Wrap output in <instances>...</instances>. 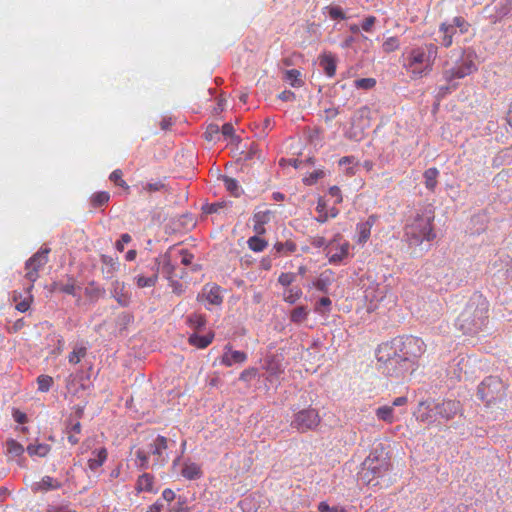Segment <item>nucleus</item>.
Returning <instances> with one entry per match:
<instances>
[{"label":"nucleus","mask_w":512,"mask_h":512,"mask_svg":"<svg viewBox=\"0 0 512 512\" xmlns=\"http://www.w3.org/2000/svg\"><path fill=\"white\" fill-rule=\"evenodd\" d=\"M123 173L120 169H115L109 176V179L117 186L129 190V185L122 178Z\"/></svg>","instance_id":"obj_42"},{"label":"nucleus","mask_w":512,"mask_h":512,"mask_svg":"<svg viewBox=\"0 0 512 512\" xmlns=\"http://www.w3.org/2000/svg\"><path fill=\"white\" fill-rule=\"evenodd\" d=\"M247 360V354L243 351L232 350L228 344L224 347V353L221 357V364L226 367H231L234 364H242Z\"/></svg>","instance_id":"obj_13"},{"label":"nucleus","mask_w":512,"mask_h":512,"mask_svg":"<svg viewBox=\"0 0 512 512\" xmlns=\"http://www.w3.org/2000/svg\"><path fill=\"white\" fill-rule=\"evenodd\" d=\"M507 389L508 385L499 376L490 375L478 384L476 396L493 412L494 409H502L507 399Z\"/></svg>","instance_id":"obj_4"},{"label":"nucleus","mask_w":512,"mask_h":512,"mask_svg":"<svg viewBox=\"0 0 512 512\" xmlns=\"http://www.w3.org/2000/svg\"><path fill=\"white\" fill-rule=\"evenodd\" d=\"M181 474L189 480L199 479L202 476L201 467L196 463H184Z\"/></svg>","instance_id":"obj_26"},{"label":"nucleus","mask_w":512,"mask_h":512,"mask_svg":"<svg viewBox=\"0 0 512 512\" xmlns=\"http://www.w3.org/2000/svg\"><path fill=\"white\" fill-rule=\"evenodd\" d=\"M258 375V369L255 367H249L243 370L239 375V380L242 382H250Z\"/></svg>","instance_id":"obj_45"},{"label":"nucleus","mask_w":512,"mask_h":512,"mask_svg":"<svg viewBox=\"0 0 512 512\" xmlns=\"http://www.w3.org/2000/svg\"><path fill=\"white\" fill-rule=\"evenodd\" d=\"M136 457L139 461V466L141 468H145L147 466V462H148L147 454L143 450L139 449L136 451Z\"/></svg>","instance_id":"obj_61"},{"label":"nucleus","mask_w":512,"mask_h":512,"mask_svg":"<svg viewBox=\"0 0 512 512\" xmlns=\"http://www.w3.org/2000/svg\"><path fill=\"white\" fill-rule=\"evenodd\" d=\"M302 296V291L300 288H289L284 291L283 299L285 302L289 304H294L297 300H299Z\"/></svg>","instance_id":"obj_37"},{"label":"nucleus","mask_w":512,"mask_h":512,"mask_svg":"<svg viewBox=\"0 0 512 512\" xmlns=\"http://www.w3.org/2000/svg\"><path fill=\"white\" fill-rule=\"evenodd\" d=\"M334 241L330 243V249L328 251V258L329 262L331 264H338L340 263L344 258L348 256L350 244L349 242L345 241L341 244H339L335 249L333 248Z\"/></svg>","instance_id":"obj_16"},{"label":"nucleus","mask_w":512,"mask_h":512,"mask_svg":"<svg viewBox=\"0 0 512 512\" xmlns=\"http://www.w3.org/2000/svg\"><path fill=\"white\" fill-rule=\"evenodd\" d=\"M407 401V398L404 396L398 397L393 401L391 405H383L378 407L376 410L377 416H389L395 413V407L406 405Z\"/></svg>","instance_id":"obj_25"},{"label":"nucleus","mask_w":512,"mask_h":512,"mask_svg":"<svg viewBox=\"0 0 512 512\" xmlns=\"http://www.w3.org/2000/svg\"><path fill=\"white\" fill-rule=\"evenodd\" d=\"M296 279V275L291 272L281 273L278 282L284 287L290 286Z\"/></svg>","instance_id":"obj_48"},{"label":"nucleus","mask_w":512,"mask_h":512,"mask_svg":"<svg viewBox=\"0 0 512 512\" xmlns=\"http://www.w3.org/2000/svg\"><path fill=\"white\" fill-rule=\"evenodd\" d=\"M489 302L481 294H473L456 320V327L464 335L477 336L489 325Z\"/></svg>","instance_id":"obj_2"},{"label":"nucleus","mask_w":512,"mask_h":512,"mask_svg":"<svg viewBox=\"0 0 512 512\" xmlns=\"http://www.w3.org/2000/svg\"><path fill=\"white\" fill-rule=\"evenodd\" d=\"M49 253V248H43L27 260L25 265V278L30 281V285L27 288V292H31L34 282L39 277V270L42 269L47 264Z\"/></svg>","instance_id":"obj_10"},{"label":"nucleus","mask_w":512,"mask_h":512,"mask_svg":"<svg viewBox=\"0 0 512 512\" xmlns=\"http://www.w3.org/2000/svg\"><path fill=\"white\" fill-rule=\"evenodd\" d=\"M153 488V476L148 474V473H144L142 474L141 476H139L138 480H137V484H136V489L141 492V491H151Z\"/></svg>","instance_id":"obj_31"},{"label":"nucleus","mask_w":512,"mask_h":512,"mask_svg":"<svg viewBox=\"0 0 512 512\" xmlns=\"http://www.w3.org/2000/svg\"><path fill=\"white\" fill-rule=\"evenodd\" d=\"M469 28L470 24L461 16L454 17L451 23H441L438 30L440 44L445 48L450 47L453 44V37L457 33V29L461 34H465Z\"/></svg>","instance_id":"obj_8"},{"label":"nucleus","mask_w":512,"mask_h":512,"mask_svg":"<svg viewBox=\"0 0 512 512\" xmlns=\"http://www.w3.org/2000/svg\"><path fill=\"white\" fill-rule=\"evenodd\" d=\"M132 240L128 233H124L120 236V239L115 243V247L119 252L124 251L125 244L130 243Z\"/></svg>","instance_id":"obj_56"},{"label":"nucleus","mask_w":512,"mask_h":512,"mask_svg":"<svg viewBox=\"0 0 512 512\" xmlns=\"http://www.w3.org/2000/svg\"><path fill=\"white\" fill-rule=\"evenodd\" d=\"M314 286L316 287V289H318L320 291H326L327 286H328V281L323 278H319L315 281Z\"/></svg>","instance_id":"obj_64"},{"label":"nucleus","mask_w":512,"mask_h":512,"mask_svg":"<svg viewBox=\"0 0 512 512\" xmlns=\"http://www.w3.org/2000/svg\"><path fill=\"white\" fill-rule=\"evenodd\" d=\"M320 66L328 77H334L336 73V58L331 53H325L319 58Z\"/></svg>","instance_id":"obj_19"},{"label":"nucleus","mask_w":512,"mask_h":512,"mask_svg":"<svg viewBox=\"0 0 512 512\" xmlns=\"http://www.w3.org/2000/svg\"><path fill=\"white\" fill-rule=\"evenodd\" d=\"M278 97L282 101H295L296 99L295 93L290 90H285L281 92Z\"/></svg>","instance_id":"obj_63"},{"label":"nucleus","mask_w":512,"mask_h":512,"mask_svg":"<svg viewBox=\"0 0 512 512\" xmlns=\"http://www.w3.org/2000/svg\"><path fill=\"white\" fill-rule=\"evenodd\" d=\"M116 287H115V298L117 300V302L121 305V306H127L129 304V297L128 295L126 294H121V295H118V292H117V288L119 286H121V289H124V283H119V282H116Z\"/></svg>","instance_id":"obj_52"},{"label":"nucleus","mask_w":512,"mask_h":512,"mask_svg":"<svg viewBox=\"0 0 512 512\" xmlns=\"http://www.w3.org/2000/svg\"><path fill=\"white\" fill-rule=\"evenodd\" d=\"M354 85L358 89L369 90L376 85V80L374 78H361L355 80Z\"/></svg>","instance_id":"obj_46"},{"label":"nucleus","mask_w":512,"mask_h":512,"mask_svg":"<svg viewBox=\"0 0 512 512\" xmlns=\"http://www.w3.org/2000/svg\"><path fill=\"white\" fill-rule=\"evenodd\" d=\"M180 254L182 255V258H181V263L184 264V265H190L193 261V254H191L190 252H188L187 250H181Z\"/></svg>","instance_id":"obj_62"},{"label":"nucleus","mask_w":512,"mask_h":512,"mask_svg":"<svg viewBox=\"0 0 512 512\" xmlns=\"http://www.w3.org/2000/svg\"><path fill=\"white\" fill-rule=\"evenodd\" d=\"M433 216L416 214L409 219L404 227V236L410 245H420L423 241H431L436 235L433 231Z\"/></svg>","instance_id":"obj_5"},{"label":"nucleus","mask_w":512,"mask_h":512,"mask_svg":"<svg viewBox=\"0 0 512 512\" xmlns=\"http://www.w3.org/2000/svg\"><path fill=\"white\" fill-rule=\"evenodd\" d=\"M161 264H164V266L167 267V273L171 274L170 256L166 253L163 256L154 259V264L151 268L152 273L149 276L138 275L135 278L136 285L139 288L154 287L158 281Z\"/></svg>","instance_id":"obj_11"},{"label":"nucleus","mask_w":512,"mask_h":512,"mask_svg":"<svg viewBox=\"0 0 512 512\" xmlns=\"http://www.w3.org/2000/svg\"><path fill=\"white\" fill-rule=\"evenodd\" d=\"M273 213L271 210H259L253 215V230L257 235H263L266 232L265 225L271 221Z\"/></svg>","instance_id":"obj_14"},{"label":"nucleus","mask_w":512,"mask_h":512,"mask_svg":"<svg viewBox=\"0 0 512 512\" xmlns=\"http://www.w3.org/2000/svg\"><path fill=\"white\" fill-rule=\"evenodd\" d=\"M165 185L161 181H156L154 183H147L143 186V191H146L148 193L160 191L163 189Z\"/></svg>","instance_id":"obj_57"},{"label":"nucleus","mask_w":512,"mask_h":512,"mask_svg":"<svg viewBox=\"0 0 512 512\" xmlns=\"http://www.w3.org/2000/svg\"><path fill=\"white\" fill-rule=\"evenodd\" d=\"M390 468L389 462L383 458L369 456L362 465V470L359 473V477L363 483L367 485H377L378 482L374 483L379 477H382Z\"/></svg>","instance_id":"obj_7"},{"label":"nucleus","mask_w":512,"mask_h":512,"mask_svg":"<svg viewBox=\"0 0 512 512\" xmlns=\"http://www.w3.org/2000/svg\"><path fill=\"white\" fill-rule=\"evenodd\" d=\"M101 262L102 273L106 276V278H112L119 268L118 259L108 255H102Z\"/></svg>","instance_id":"obj_20"},{"label":"nucleus","mask_w":512,"mask_h":512,"mask_svg":"<svg viewBox=\"0 0 512 512\" xmlns=\"http://www.w3.org/2000/svg\"><path fill=\"white\" fill-rule=\"evenodd\" d=\"M474 54L471 52L463 53V57L460 63H457L454 67L445 69L443 71V78L446 82H452L455 79H462L477 70V66L474 61Z\"/></svg>","instance_id":"obj_9"},{"label":"nucleus","mask_w":512,"mask_h":512,"mask_svg":"<svg viewBox=\"0 0 512 512\" xmlns=\"http://www.w3.org/2000/svg\"><path fill=\"white\" fill-rule=\"evenodd\" d=\"M68 432V440L72 445H75L79 442L78 434L81 432V425L78 421L70 422L66 426Z\"/></svg>","instance_id":"obj_33"},{"label":"nucleus","mask_w":512,"mask_h":512,"mask_svg":"<svg viewBox=\"0 0 512 512\" xmlns=\"http://www.w3.org/2000/svg\"><path fill=\"white\" fill-rule=\"evenodd\" d=\"M220 133V127L217 125V124H210L204 135H205V138L208 140V141H212L215 139V137Z\"/></svg>","instance_id":"obj_51"},{"label":"nucleus","mask_w":512,"mask_h":512,"mask_svg":"<svg viewBox=\"0 0 512 512\" xmlns=\"http://www.w3.org/2000/svg\"><path fill=\"white\" fill-rule=\"evenodd\" d=\"M301 72L297 69H290L285 72L284 79L293 87H301L304 82L301 78Z\"/></svg>","instance_id":"obj_30"},{"label":"nucleus","mask_w":512,"mask_h":512,"mask_svg":"<svg viewBox=\"0 0 512 512\" xmlns=\"http://www.w3.org/2000/svg\"><path fill=\"white\" fill-rule=\"evenodd\" d=\"M308 317V310L304 306H298L292 310L290 314V320L293 323L299 324L305 321Z\"/></svg>","instance_id":"obj_35"},{"label":"nucleus","mask_w":512,"mask_h":512,"mask_svg":"<svg viewBox=\"0 0 512 512\" xmlns=\"http://www.w3.org/2000/svg\"><path fill=\"white\" fill-rule=\"evenodd\" d=\"M324 10L328 12L329 17L332 20H345V19H347V16H346L345 12L343 11V9L340 6H337V5L332 6V5H330V6H326L324 8Z\"/></svg>","instance_id":"obj_38"},{"label":"nucleus","mask_w":512,"mask_h":512,"mask_svg":"<svg viewBox=\"0 0 512 512\" xmlns=\"http://www.w3.org/2000/svg\"><path fill=\"white\" fill-rule=\"evenodd\" d=\"M106 458H107V451H106L105 448H101L97 452V458L90 459L88 461L89 468L92 469V470L97 469L98 467H100L104 463Z\"/></svg>","instance_id":"obj_39"},{"label":"nucleus","mask_w":512,"mask_h":512,"mask_svg":"<svg viewBox=\"0 0 512 512\" xmlns=\"http://www.w3.org/2000/svg\"><path fill=\"white\" fill-rule=\"evenodd\" d=\"M418 412L426 416H455L462 413V406L458 400H427L420 402Z\"/></svg>","instance_id":"obj_6"},{"label":"nucleus","mask_w":512,"mask_h":512,"mask_svg":"<svg viewBox=\"0 0 512 512\" xmlns=\"http://www.w3.org/2000/svg\"><path fill=\"white\" fill-rule=\"evenodd\" d=\"M53 287L55 291L72 296H76L78 291L80 290V287L76 285V282L74 280H69L67 283L55 282L53 284Z\"/></svg>","instance_id":"obj_27"},{"label":"nucleus","mask_w":512,"mask_h":512,"mask_svg":"<svg viewBox=\"0 0 512 512\" xmlns=\"http://www.w3.org/2000/svg\"><path fill=\"white\" fill-rule=\"evenodd\" d=\"M86 356V348L78 347L75 348L68 356V361L71 364H78L82 358Z\"/></svg>","instance_id":"obj_43"},{"label":"nucleus","mask_w":512,"mask_h":512,"mask_svg":"<svg viewBox=\"0 0 512 512\" xmlns=\"http://www.w3.org/2000/svg\"><path fill=\"white\" fill-rule=\"evenodd\" d=\"M264 369L268 372L269 376H277L282 370L278 364L273 363L272 360H266Z\"/></svg>","instance_id":"obj_49"},{"label":"nucleus","mask_w":512,"mask_h":512,"mask_svg":"<svg viewBox=\"0 0 512 512\" xmlns=\"http://www.w3.org/2000/svg\"><path fill=\"white\" fill-rule=\"evenodd\" d=\"M200 302H207L209 305L220 306L223 302L221 288L216 284H207L197 296Z\"/></svg>","instance_id":"obj_12"},{"label":"nucleus","mask_w":512,"mask_h":512,"mask_svg":"<svg viewBox=\"0 0 512 512\" xmlns=\"http://www.w3.org/2000/svg\"><path fill=\"white\" fill-rule=\"evenodd\" d=\"M248 247L254 252H262L268 246L266 240L259 237V235L252 236L247 241Z\"/></svg>","instance_id":"obj_32"},{"label":"nucleus","mask_w":512,"mask_h":512,"mask_svg":"<svg viewBox=\"0 0 512 512\" xmlns=\"http://www.w3.org/2000/svg\"><path fill=\"white\" fill-rule=\"evenodd\" d=\"M224 181V185L226 187V189L234 196H239L240 195V192H241V189H240V186L238 185V182L233 179V178H230V177H225L223 179Z\"/></svg>","instance_id":"obj_44"},{"label":"nucleus","mask_w":512,"mask_h":512,"mask_svg":"<svg viewBox=\"0 0 512 512\" xmlns=\"http://www.w3.org/2000/svg\"><path fill=\"white\" fill-rule=\"evenodd\" d=\"M165 449H167V439L164 436H158L153 444L152 454L161 457Z\"/></svg>","instance_id":"obj_40"},{"label":"nucleus","mask_w":512,"mask_h":512,"mask_svg":"<svg viewBox=\"0 0 512 512\" xmlns=\"http://www.w3.org/2000/svg\"><path fill=\"white\" fill-rule=\"evenodd\" d=\"M316 212L318 214L316 221L319 223H325L328 221L329 213L327 209V203L322 197H320L317 201Z\"/></svg>","instance_id":"obj_34"},{"label":"nucleus","mask_w":512,"mask_h":512,"mask_svg":"<svg viewBox=\"0 0 512 512\" xmlns=\"http://www.w3.org/2000/svg\"><path fill=\"white\" fill-rule=\"evenodd\" d=\"M214 339V333L209 332L206 335L192 334L189 337V343L197 348L204 349L209 346Z\"/></svg>","instance_id":"obj_23"},{"label":"nucleus","mask_w":512,"mask_h":512,"mask_svg":"<svg viewBox=\"0 0 512 512\" xmlns=\"http://www.w3.org/2000/svg\"><path fill=\"white\" fill-rule=\"evenodd\" d=\"M27 451L30 455L45 456L48 453V447L46 445H29Z\"/></svg>","instance_id":"obj_50"},{"label":"nucleus","mask_w":512,"mask_h":512,"mask_svg":"<svg viewBox=\"0 0 512 512\" xmlns=\"http://www.w3.org/2000/svg\"><path fill=\"white\" fill-rule=\"evenodd\" d=\"M376 21H377V19H376V17H375V16H372V15H371V16L366 17V18L363 20L362 24H361V28H362V30H363V31H365V32H371V31H372L373 26H374V25H375V23H376Z\"/></svg>","instance_id":"obj_55"},{"label":"nucleus","mask_w":512,"mask_h":512,"mask_svg":"<svg viewBox=\"0 0 512 512\" xmlns=\"http://www.w3.org/2000/svg\"><path fill=\"white\" fill-rule=\"evenodd\" d=\"M385 291L378 285L370 286L365 291V298L370 302L369 309H376L379 302L385 297Z\"/></svg>","instance_id":"obj_18"},{"label":"nucleus","mask_w":512,"mask_h":512,"mask_svg":"<svg viewBox=\"0 0 512 512\" xmlns=\"http://www.w3.org/2000/svg\"><path fill=\"white\" fill-rule=\"evenodd\" d=\"M378 217L375 214L370 215L365 222H360L356 226V232L358 235L357 242L364 244L368 241L371 229L376 223Z\"/></svg>","instance_id":"obj_15"},{"label":"nucleus","mask_w":512,"mask_h":512,"mask_svg":"<svg viewBox=\"0 0 512 512\" xmlns=\"http://www.w3.org/2000/svg\"><path fill=\"white\" fill-rule=\"evenodd\" d=\"M438 55V47L433 43H427L414 47L404 55L403 67L414 80L429 74Z\"/></svg>","instance_id":"obj_3"},{"label":"nucleus","mask_w":512,"mask_h":512,"mask_svg":"<svg viewBox=\"0 0 512 512\" xmlns=\"http://www.w3.org/2000/svg\"><path fill=\"white\" fill-rule=\"evenodd\" d=\"M457 88V83L447 82V85L440 86L438 88V96L439 97H445L447 94H449L452 90H455Z\"/></svg>","instance_id":"obj_53"},{"label":"nucleus","mask_w":512,"mask_h":512,"mask_svg":"<svg viewBox=\"0 0 512 512\" xmlns=\"http://www.w3.org/2000/svg\"><path fill=\"white\" fill-rule=\"evenodd\" d=\"M5 448V454L9 460H16L24 453V447L13 439L6 441Z\"/></svg>","instance_id":"obj_22"},{"label":"nucleus","mask_w":512,"mask_h":512,"mask_svg":"<svg viewBox=\"0 0 512 512\" xmlns=\"http://www.w3.org/2000/svg\"><path fill=\"white\" fill-rule=\"evenodd\" d=\"M61 487V483L50 477V476H45L42 478V480L40 482H37L33 485V490L34 491H48V490H53V489H58Z\"/></svg>","instance_id":"obj_24"},{"label":"nucleus","mask_w":512,"mask_h":512,"mask_svg":"<svg viewBox=\"0 0 512 512\" xmlns=\"http://www.w3.org/2000/svg\"><path fill=\"white\" fill-rule=\"evenodd\" d=\"M329 194L336 199L335 200L336 204H340L343 201L341 189L338 186L330 187Z\"/></svg>","instance_id":"obj_59"},{"label":"nucleus","mask_w":512,"mask_h":512,"mask_svg":"<svg viewBox=\"0 0 512 512\" xmlns=\"http://www.w3.org/2000/svg\"><path fill=\"white\" fill-rule=\"evenodd\" d=\"M426 351L424 341L416 336H406L381 344L376 352L377 361L390 373L397 365L414 364Z\"/></svg>","instance_id":"obj_1"},{"label":"nucleus","mask_w":512,"mask_h":512,"mask_svg":"<svg viewBox=\"0 0 512 512\" xmlns=\"http://www.w3.org/2000/svg\"><path fill=\"white\" fill-rule=\"evenodd\" d=\"M399 40L397 37H389L383 42V50L385 52H393L399 48Z\"/></svg>","instance_id":"obj_47"},{"label":"nucleus","mask_w":512,"mask_h":512,"mask_svg":"<svg viewBox=\"0 0 512 512\" xmlns=\"http://www.w3.org/2000/svg\"><path fill=\"white\" fill-rule=\"evenodd\" d=\"M187 322L192 328L200 330L206 325V318L202 314L192 313L188 316Z\"/></svg>","instance_id":"obj_36"},{"label":"nucleus","mask_w":512,"mask_h":512,"mask_svg":"<svg viewBox=\"0 0 512 512\" xmlns=\"http://www.w3.org/2000/svg\"><path fill=\"white\" fill-rule=\"evenodd\" d=\"M320 424L319 418H294L290 426L299 432L316 429Z\"/></svg>","instance_id":"obj_17"},{"label":"nucleus","mask_w":512,"mask_h":512,"mask_svg":"<svg viewBox=\"0 0 512 512\" xmlns=\"http://www.w3.org/2000/svg\"><path fill=\"white\" fill-rule=\"evenodd\" d=\"M319 512H347L344 508L330 507L326 502H320L318 505Z\"/></svg>","instance_id":"obj_58"},{"label":"nucleus","mask_w":512,"mask_h":512,"mask_svg":"<svg viewBox=\"0 0 512 512\" xmlns=\"http://www.w3.org/2000/svg\"><path fill=\"white\" fill-rule=\"evenodd\" d=\"M297 245L292 241L277 242L274 244L272 253L275 258L280 256H286L290 253L295 252Z\"/></svg>","instance_id":"obj_21"},{"label":"nucleus","mask_w":512,"mask_h":512,"mask_svg":"<svg viewBox=\"0 0 512 512\" xmlns=\"http://www.w3.org/2000/svg\"><path fill=\"white\" fill-rule=\"evenodd\" d=\"M110 200V194L107 191L95 192L90 197V204L93 208L106 206Z\"/></svg>","instance_id":"obj_28"},{"label":"nucleus","mask_w":512,"mask_h":512,"mask_svg":"<svg viewBox=\"0 0 512 512\" xmlns=\"http://www.w3.org/2000/svg\"><path fill=\"white\" fill-rule=\"evenodd\" d=\"M32 300H33V296L29 293L28 297H26L24 300H22L16 304V309L19 312L28 311L30 308V305L32 303Z\"/></svg>","instance_id":"obj_54"},{"label":"nucleus","mask_w":512,"mask_h":512,"mask_svg":"<svg viewBox=\"0 0 512 512\" xmlns=\"http://www.w3.org/2000/svg\"><path fill=\"white\" fill-rule=\"evenodd\" d=\"M438 175H439V171L435 167L429 168L424 172L423 176L425 179V186L427 189H429L431 191H433L435 189V187L437 185Z\"/></svg>","instance_id":"obj_29"},{"label":"nucleus","mask_w":512,"mask_h":512,"mask_svg":"<svg viewBox=\"0 0 512 512\" xmlns=\"http://www.w3.org/2000/svg\"><path fill=\"white\" fill-rule=\"evenodd\" d=\"M38 390L48 392L53 384V378L48 375H40L37 377Z\"/></svg>","instance_id":"obj_41"},{"label":"nucleus","mask_w":512,"mask_h":512,"mask_svg":"<svg viewBox=\"0 0 512 512\" xmlns=\"http://www.w3.org/2000/svg\"><path fill=\"white\" fill-rule=\"evenodd\" d=\"M220 132L225 136V137H230V138H233L234 137V127L231 123H225L221 128H220Z\"/></svg>","instance_id":"obj_60"}]
</instances>
